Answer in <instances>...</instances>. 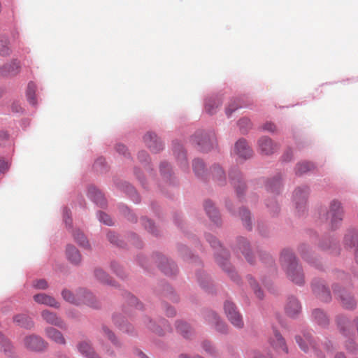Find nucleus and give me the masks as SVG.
Wrapping results in <instances>:
<instances>
[{"mask_svg": "<svg viewBox=\"0 0 358 358\" xmlns=\"http://www.w3.org/2000/svg\"><path fill=\"white\" fill-rule=\"evenodd\" d=\"M280 262L283 269L290 280L296 285L304 282V275L301 267L298 264L294 255L290 250L285 249L280 255Z\"/></svg>", "mask_w": 358, "mask_h": 358, "instance_id": "f257e3e1", "label": "nucleus"}, {"mask_svg": "<svg viewBox=\"0 0 358 358\" xmlns=\"http://www.w3.org/2000/svg\"><path fill=\"white\" fill-rule=\"evenodd\" d=\"M62 295L65 301L71 303L76 305L85 303L91 307L97 308L94 296L90 292L80 290L75 296L71 291L64 289Z\"/></svg>", "mask_w": 358, "mask_h": 358, "instance_id": "f03ea898", "label": "nucleus"}, {"mask_svg": "<svg viewBox=\"0 0 358 358\" xmlns=\"http://www.w3.org/2000/svg\"><path fill=\"white\" fill-rule=\"evenodd\" d=\"M343 216L344 211L341 203L337 200H333L327 213V219L332 229H336L341 225Z\"/></svg>", "mask_w": 358, "mask_h": 358, "instance_id": "7ed1b4c3", "label": "nucleus"}, {"mask_svg": "<svg viewBox=\"0 0 358 358\" xmlns=\"http://www.w3.org/2000/svg\"><path fill=\"white\" fill-rule=\"evenodd\" d=\"M193 141L199 146L201 151L208 152L213 147L215 138L213 135L199 131L194 136Z\"/></svg>", "mask_w": 358, "mask_h": 358, "instance_id": "20e7f679", "label": "nucleus"}, {"mask_svg": "<svg viewBox=\"0 0 358 358\" xmlns=\"http://www.w3.org/2000/svg\"><path fill=\"white\" fill-rule=\"evenodd\" d=\"M224 309L227 317L234 327L238 328H242L243 327L242 317L236 310V307L232 302L227 301L224 303Z\"/></svg>", "mask_w": 358, "mask_h": 358, "instance_id": "39448f33", "label": "nucleus"}, {"mask_svg": "<svg viewBox=\"0 0 358 358\" xmlns=\"http://www.w3.org/2000/svg\"><path fill=\"white\" fill-rule=\"evenodd\" d=\"M24 346L31 351H41L45 348L46 343L36 335L27 336L23 338Z\"/></svg>", "mask_w": 358, "mask_h": 358, "instance_id": "423d86ee", "label": "nucleus"}, {"mask_svg": "<svg viewBox=\"0 0 358 358\" xmlns=\"http://www.w3.org/2000/svg\"><path fill=\"white\" fill-rule=\"evenodd\" d=\"M41 317L47 323L57 326L62 329H66V324L59 317L56 313L48 310H44L41 312Z\"/></svg>", "mask_w": 358, "mask_h": 358, "instance_id": "0eeeda50", "label": "nucleus"}, {"mask_svg": "<svg viewBox=\"0 0 358 358\" xmlns=\"http://www.w3.org/2000/svg\"><path fill=\"white\" fill-rule=\"evenodd\" d=\"M334 293L335 294H338L344 308L350 309L355 306V300L345 290H343L341 287H338V286L336 285L334 287Z\"/></svg>", "mask_w": 358, "mask_h": 358, "instance_id": "6e6552de", "label": "nucleus"}, {"mask_svg": "<svg viewBox=\"0 0 358 358\" xmlns=\"http://www.w3.org/2000/svg\"><path fill=\"white\" fill-rule=\"evenodd\" d=\"M258 145L260 152L266 155L274 153L278 149V145L266 136H263L259 139Z\"/></svg>", "mask_w": 358, "mask_h": 358, "instance_id": "1a4fd4ad", "label": "nucleus"}, {"mask_svg": "<svg viewBox=\"0 0 358 358\" xmlns=\"http://www.w3.org/2000/svg\"><path fill=\"white\" fill-rule=\"evenodd\" d=\"M271 346L278 352L287 353L288 349L285 339L277 330H273V336L269 338Z\"/></svg>", "mask_w": 358, "mask_h": 358, "instance_id": "9d476101", "label": "nucleus"}, {"mask_svg": "<svg viewBox=\"0 0 358 358\" xmlns=\"http://www.w3.org/2000/svg\"><path fill=\"white\" fill-rule=\"evenodd\" d=\"M144 142L152 152H157L163 149L162 142L158 139L156 134L152 132H148L144 136Z\"/></svg>", "mask_w": 358, "mask_h": 358, "instance_id": "9b49d317", "label": "nucleus"}, {"mask_svg": "<svg viewBox=\"0 0 358 358\" xmlns=\"http://www.w3.org/2000/svg\"><path fill=\"white\" fill-rule=\"evenodd\" d=\"M313 290L314 293L323 301L327 302L330 300L331 296L329 291L326 288L324 283L317 281L313 283Z\"/></svg>", "mask_w": 358, "mask_h": 358, "instance_id": "f8f14e48", "label": "nucleus"}, {"mask_svg": "<svg viewBox=\"0 0 358 358\" xmlns=\"http://www.w3.org/2000/svg\"><path fill=\"white\" fill-rule=\"evenodd\" d=\"M235 151L240 157L243 159L250 158L252 155V150L244 139H240L236 142Z\"/></svg>", "mask_w": 358, "mask_h": 358, "instance_id": "ddd939ff", "label": "nucleus"}, {"mask_svg": "<svg viewBox=\"0 0 358 358\" xmlns=\"http://www.w3.org/2000/svg\"><path fill=\"white\" fill-rule=\"evenodd\" d=\"M34 300L39 304H44L50 307L58 308L59 307V303L51 296L44 293L35 294Z\"/></svg>", "mask_w": 358, "mask_h": 358, "instance_id": "4468645a", "label": "nucleus"}, {"mask_svg": "<svg viewBox=\"0 0 358 358\" xmlns=\"http://www.w3.org/2000/svg\"><path fill=\"white\" fill-rule=\"evenodd\" d=\"M45 336L48 338L55 342L56 343L60 345H64L66 343V341L63 334L59 330L53 327H49L45 328Z\"/></svg>", "mask_w": 358, "mask_h": 358, "instance_id": "2eb2a0df", "label": "nucleus"}, {"mask_svg": "<svg viewBox=\"0 0 358 358\" xmlns=\"http://www.w3.org/2000/svg\"><path fill=\"white\" fill-rule=\"evenodd\" d=\"M19 62L16 61L6 64L0 69V74L3 76H15L20 71Z\"/></svg>", "mask_w": 358, "mask_h": 358, "instance_id": "dca6fc26", "label": "nucleus"}, {"mask_svg": "<svg viewBox=\"0 0 358 358\" xmlns=\"http://www.w3.org/2000/svg\"><path fill=\"white\" fill-rule=\"evenodd\" d=\"M301 310V305L294 297H290L285 306L286 313L290 317H294Z\"/></svg>", "mask_w": 358, "mask_h": 358, "instance_id": "f3484780", "label": "nucleus"}, {"mask_svg": "<svg viewBox=\"0 0 358 358\" xmlns=\"http://www.w3.org/2000/svg\"><path fill=\"white\" fill-rule=\"evenodd\" d=\"M296 341L300 348L304 352L308 351L309 347L308 345H309L311 348L315 349V346L313 343L312 336L310 333L304 334L303 337L301 336H296Z\"/></svg>", "mask_w": 358, "mask_h": 358, "instance_id": "a211bd4d", "label": "nucleus"}, {"mask_svg": "<svg viewBox=\"0 0 358 358\" xmlns=\"http://www.w3.org/2000/svg\"><path fill=\"white\" fill-rule=\"evenodd\" d=\"M66 255L68 260L73 264L78 265L81 262V255L73 245H68Z\"/></svg>", "mask_w": 358, "mask_h": 358, "instance_id": "6ab92c4d", "label": "nucleus"}, {"mask_svg": "<svg viewBox=\"0 0 358 358\" xmlns=\"http://www.w3.org/2000/svg\"><path fill=\"white\" fill-rule=\"evenodd\" d=\"M308 189L305 188H297L294 193V199L296 202V208H302L306 201Z\"/></svg>", "mask_w": 358, "mask_h": 358, "instance_id": "aec40b11", "label": "nucleus"}, {"mask_svg": "<svg viewBox=\"0 0 358 358\" xmlns=\"http://www.w3.org/2000/svg\"><path fill=\"white\" fill-rule=\"evenodd\" d=\"M13 322L18 326L30 329L34 327V322L27 315L24 314H19L13 317Z\"/></svg>", "mask_w": 358, "mask_h": 358, "instance_id": "412c9836", "label": "nucleus"}, {"mask_svg": "<svg viewBox=\"0 0 358 358\" xmlns=\"http://www.w3.org/2000/svg\"><path fill=\"white\" fill-rule=\"evenodd\" d=\"M88 196L96 204L100 206H103L106 204V201L102 193L97 189L95 187H90L88 189Z\"/></svg>", "mask_w": 358, "mask_h": 358, "instance_id": "4be33fe9", "label": "nucleus"}, {"mask_svg": "<svg viewBox=\"0 0 358 358\" xmlns=\"http://www.w3.org/2000/svg\"><path fill=\"white\" fill-rule=\"evenodd\" d=\"M208 320L210 322L215 324L216 329L221 333H226L227 326L221 320L216 313L213 312L209 313Z\"/></svg>", "mask_w": 358, "mask_h": 358, "instance_id": "5701e85b", "label": "nucleus"}, {"mask_svg": "<svg viewBox=\"0 0 358 358\" xmlns=\"http://www.w3.org/2000/svg\"><path fill=\"white\" fill-rule=\"evenodd\" d=\"M78 348L79 352L85 357L88 358H97V355L88 341H83L79 343Z\"/></svg>", "mask_w": 358, "mask_h": 358, "instance_id": "b1692460", "label": "nucleus"}, {"mask_svg": "<svg viewBox=\"0 0 358 358\" xmlns=\"http://www.w3.org/2000/svg\"><path fill=\"white\" fill-rule=\"evenodd\" d=\"M204 208L209 217L215 223H217L220 219L219 213L214 204L210 201H206L204 203Z\"/></svg>", "mask_w": 358, "mask_h": 358, "instance_id": "393cba45", "label": "nucleus"}, {"mask_svg": "<svg viewBox=\"0 0 358 358\" xmlns=\"http://www.w3.org/2000/svg\"><path fill=\"white\" fill-rule=\"evenodd\" d=\"M113 322L117 326L118 328L123 332L131 333L133 331V327L129 324L122 316H114Z\"/></svg>", "mask_w": 358, "mask_h": 358, "instance_id": "a878e982", "label": "nucleus"}, {"mask_svg": "<svg viewBox=\"0 0 358 358\" xmlns=\"http://www.w3.org/2000/svg\"><path fill=\"white\" fill-rule=\"evenodd\" d=\"M238 247L241 251L243 255L245 257L248 262L252 264L253 262L252 257L249 254V245L246 239L244 238H240L238 240Z\"/></svg>", "mask_w": 358, "mask_h": 358, "instance_id": "bb28decb", "label": "nucleus"}, {"mask_svg": "<svg viewBox=\"0 0 358 358\" xmlns=\"http://www.w3.org/2000/svg\"><path fill=\"white\" fill-rule=\"evenodd\" d=\"M95 278L101 283L112 285V280L108 275L101 268H96L94 271Z\"/></svg>", "mask_w": 358, "mask_h": 358, "instance_id": "cd10ccee", "label": "nucleus"}, {"mask_svg": "<svg viewBox=\"0 0 358 358\" xmlns=\"http://www.w3.org/2000/svg\"><path fill=\"white\" fill-rule=\"evenodd\" d=\"M315 169V165L309 162H304L299 163L295 169L297 175H302L308 171H313Z\"/></svg>", "mask_w": 358, "mask_h": 358, "instance_id": "c85d7f7f", "label": "nucleus"}, {"mask_svg": "<svg viewBox=\"0 0 358 358\" xmlns=\"http://www.w3.org/2000/svg\"><path fill=\"white\" fill-rule=\"evenodd\" d=\"M176 329L184 338H189L192 335V330L189 326L183 322H177Z\"/></svg>", "mask_w": 358, "mask_h": 358, "instance_id": "c756f323", "label": "nucleus"}, {"mask_svg": "<svg viewBox=\"0 0 358 358\" xmlns=\"http://www.w3.org/2000/svg\"><path fill=\"white\" fill-rule=\"evenodd\" d=\"M36 90V86L35 83H34L33 82H30L28 84L27 96V99H28L29 102L32 105H35L36 103V97H35Z\"/></svg>", "mask_w": 358, "mask_h": 358, "instance_id": "7c9ffc66", "label": "nucleus"}, {"mask_svg": "<svg viewBox=\"0 0 358 358\" xmlns=\"http://www.w3.org/2000/svg\"><path fill=\"white\" fill-rule=\"evenodd\" d=\"M217 263L223 267V269L229 273L230 277L231 278V279H233L234 280H236V277H237V274L234 271L232 266H231V264L225 259L223 262L221 261V259H220L218 257H217Z\"/></svg>", "mask_w": 358, "mask_h": 358, "instance_id": "2f4dec72", "label": "nucleus"}, {"mask_svg": "<svg viewBox=\"0 0 358 358\" xmlns=\"http://www.w3.org/2000/svg\"><path fill=\"white\" fill-rule=\"evenodd\" d=\"M313 314L315 320L320 325H325L327 324L328 318L322 310L316 309L313 311Z\"/></svg>", "mask_w": 358, "mask_h": 358, "instance_id": "473e14b6", "label": "nucleus"}, {"mask_svg": "<svg viewBox=\"0 0 358 358\" xmlns=\"http://www.w3.org/2000/svg\"><path fill=\"white\" fill-rule=\"evenodd\" d=\"M0 345L6 354L10 355L12 353L13 347L6 338L0 332Z\"/></svg>", "mask_w": 358, "mask_h": 358, "instance_id": "72a5a7b5", "label": "nucleus"}, {"mask_svg": "<svg viewBox=\"0 0 358 358\" xmlns=\"http://www.w3.org/2000/svg\"><path fill=\"white\" fill-rule=\"evenodd\" d=\"M0 345L6 354L10 355L12 353L13 347L6 338L0 332Z\"/></svg>", "mask_w": 358, "mask_h": 358, "instance_id": "f704fd0d", "label": "nucleus"}, {"mask_svg": "<svg viewBox=\"0 0 358 358\" xmlns=\"http://www.w3.org/2000/svg\"><path fill=\"white\" fill-rule=\"evenodd\" d=\"M192 166L196 176H201L205 172V165L202 160L199 159H194Z\"/></svg>", "mask_w": 358, "mask_h": 358, "instance_id": "c9c22d12", "label": "nucleus"}, {"mask_svg": "<svg viewBox=\"0 0 358 358\" xmlns=\"http://www.w3.org/2000/svg\"><path fill=\"white\" fill-rule=\"evenodd\" d=\"M338 325L340 328L341 331H342V333L344 335H345V336L350 335V329H349L350 322L346 318H345V317L338 318Z\"/></svg>", "mask_w": 358, "mask_h": 358, "instance_id": "e433bc0d", "label": "nucleus"}, {"mask_svg": "<svg viewBox=\"0 0 358 358\" xmlns=\"http://www.w3.org/2000/svg\"><path fill=\"white\" fill-rule=\"evenodd\" d=\"M230 178L231 179V182L234 185L235 188L236 189V192L238 194H242V192L245 189V184L241 182V177L239 176V173H238L237 178H235L231 174H230Z\"/></svg>", "mask_w": 358, "mask_h": 358, "instance_id": "4c0bfd02", "label": "nucleus"}, {"mask_svg": "<svg viewBox=\"0 0 358 358\" xmlns=\"http://www.w3.org/2000/svg\"><path fill=\"white\" fill-rule=\"evenodd\" d=\"M240 217L243 221V224L248 229H251V222H250V212L246 209H241L240 210Z\"/></svg>", "mask_w": 358, "mask_h": 358, "instance_id": "58836bf2", "label": "nucleus"}, {"mask_svg": "<svg viewBox=\"0 0 358 358\" xmlns=\"http://www.w3.org/2000/svg\"><path fill=\"white\" fill-rule=\"evenodd\" d=\"M73 235L74 239L78 242L79 245L84 248H87L88 246V241H87L85 235L81 231L76 230L73 232Z\"/></svg>", "mask_w": 358, "mask_h": 358, "instance_id": "ea45409f", "label": "nucleus"}, {"mask_svg": "<svg viewBox=\"0 0 358 358\" xmlns=\"http://www.w3.org/2000/svg\"><path fill=\"white\" fill-rule=\"evenodd\" d=\"M280 178H273L272 180L268 181L266 184V188L268 190L275 193L278 192L280 188Z\"/></svg>", "mask_w": 358, "mask_h": 358, "instance_id": "a19ab883", "label": "nucleus"}, {"mask_svg": "<svg viewBox=\"0 0 358 358\" xmlns=\"http://www.w3.org/2000/svg\"><path fill=\"white\" fill-rule=\"evenodd\" d=\"M248 280L250 286L252 287L257 297L262 299L263 298L264 294L262 291L258 288V285L257 284L255 280L253 279L252 277H248Z\"/></svg>", "mask_w": 358, "mask_h": 358, "instance_id": "79ce46f5", "label": "nucleus"}, {"mask_svg": "<svg viewBox=\"0 0 358 358\" xmlns=\"http://www.w3.org/2000/svg\"><path fill=\"white\" fill-rule=\"evenodd\" d=\"M203 350L210 355H215L217 350L209 341H204L202 343Z\"/></svg>", "mask_w": 358, "mask_h": 358, "instance_id": "37998d69", "label": "nucleus"}, {"mask_svg": "<svg viewBox=\"0 0 358 358\" xmlns=\"http://www.w3.org/2000/svg\"><path fill=\"white\" fill-rule=\"evenodd\" d=\"M8 42L7 39L0 40V55H8L9 54Z\"/></svg>", "mask_w": 358, "mask_h": 358, "instance_id": "c03bdc74", "label": "nucleus"}, {"mask_svg": "<svg viewBox=\"0 0 358 358\" xmlns=\"http://www.w3.org/2000/svg\"><path fill=\"white\" fill-rule=\"evenodd\" d=\"M99 219L100 222L107 225H111L113 224V222L110 216L103 212H100L99 213Z\"/></svg>", "mask_w": 358, "mask_h": 358, "instance_id": "a18cd8bd", "label": "nucleus"}, {"mask_svg": "<svg viewBox=\"0 0 358 358\" xmlns=\"http://www.w3.org/2000/svg\"><path fill=\"white\" fill-rule=\"evenodd\" d=\"M33 286L36 289H45L48 288V282L43 280H36L33 282Z\"/></svg>", "mask_w": 358, "mask_h": 358, "instance_id": "49530a36", "label": "nucleus"}, {"mask_svg": "<svg viewBox=\"0 0 358 358\" xmlns=\"http://www.w3.org/2000/svg\"><path fill=\"white\" fill-rule=\"evenodd\" d=\"M213 175L215 178H217L220 181L219 184L222 185V178L224 176V171L223 170L219 167L215 166L213 169Z\"/></svg>", "mask_w": 358, "mask_h": 358, "instance_id": "de8ad7c7", "label": "nucleus"}, {"mask_svg": "<svg viewBox=\"0 0 358 358\" xmlns=\"http://www.w3.org/2000/svg\"><path fill=\"white\" fill-rule=\"evenodd\" d=\"M103 334L111 341L114 345H117L116 339L113 334L106 327H103Z\"/></svg>", "mask_w": 358, "mask_h": 358, "instance_id": "09e8293b", "label": "nucleus"}, {"mask_svg": "<svg viewBox=\"0 0 358 358\" xmlns=\"http://www.w3.org/2000/svg\"><path fill=\"white\" fill-rule=\"evenodd\" d=\"M10 164L4 159H0V173H5L9 169Z\"/></svg>", "mask_w": 358, "mask_h": 358, "instance_id": "8fccbe9b", "label": "nucleus"}, {"mask_svg": "<svg viewBox=\"0 0 358 358\" xmlns=\"http://www.w3.org/2000/svg\"><path fill=\"white\" fill-rule=\"evenodd\" d=\"M238 124L240 126L241 129L242 130V132H245L247 131V129H243V126L250 127V121L248 118H243L239 120Z\"/></svg>", "mask_w": 358, "mask_h": 358, "instance_id": "3c124183", "label": "nucleus"}, {"mask_svg": "<svg viewBox=\"0 0 358 358\" xmlns=\"http://www.w3.org/2000/svg\"><path fill=\"white\" fill-rule=\"evenodd\" d=\"M145 227L148 229L152 234H155V225L150 220H147L144 222Z\"/></svg>", "mask_w": 358, "mask_h": 358, "instance_id": "603ef678", "label": "nucleus"}, {"mask_svg": "<svg viewBox=\"0 0 358 358\" xmlns=\"http://www.w3.org/2000/svg\"><path fill=\"white\" fill-rule=\"evenodd\" d=\"M350 241L352 242V245L355 246L358 243V236L355 235H348L345 238V241L348 244V241Z\"/></svg>", "mask_w": 358, "mask_h": 358, "instance_id": "864d4df0", "label": "nucleus"}, {"mask_svg": "<svg viewBox=\"0 0 358 358\" xmlns=\"http://www.w3.org/2000/svg\"><path fill=\"white\" fill-rule=\"evenodd\" d=\"M147 320L149 322L148 324V327L152 330L153 331L156 332L157 334L161 335L163 333L162 332V330L159 329L158 327H155L154 324H152V321L150 319H147Z\"/></svg>", "mask_w": 358, "mask_h": 358, "instance_id": "5fc2aeb1", "label": "nucleus"}, {"mask_svg": "<svg viewBox=\"0 0 358 358\" xmlns=\"http://www.w3.org/2000/svg\"><path fill=\"white\" fill-rule=\"evenodd\" d=\"M64 220L66 225L71 224V219L70 217V210L67 208L64 210Z\"/></svg>", "mask_w": 358, "mask_h": 358, "instance_id": "6e6d98bb", "label": "nucleus"}, {"mask_svg": "<svg viewBox=\"0 0 358 358\" xmlns=\"http://www.w3.org/2000/svg\"><path fill=\"white\" fill-rule=\"evenodd\" d=\"M237 108L238 105L236 103H231L226 109L227 115L229 116Z\"/></svg>", "mask_w": 358, "mask_h": 358, "instance_id": "4d7b16f0", "label": "nucleus"}, {"mask_svg": "<svg viewBox=\"0 0 358 358\" xmlns=\"http://www.w3.org/2000/svg\"><path fill=\"white\" fill-rule=\"evenodd\" d=\"M207 240L210 242L211 245L214 248H216L217 246L220 245L219 241L213 236H208Z\"/></svg>", "mask_w": 358, "mask_h": 358, "instance_id": "13d9d810", "label": "nucleus"}, {"mask_svg": "<svg viewBox=\"0 0 358 358\" xmlns=\"http://www.w3.org/2000/svg\"><path fill=\"white\" fill-rule=\"evenodd\" d=\"M130 303L131 305H134L136 307V308L138 309H141L142 308V304L140 303L138 301V299L134 297V296H131V298H130Z\"/></svg>", "mask_w": 358, "mask_h": 358, "instance_id": "bf43d9fd", "label": "nucleus"}, {"mask_svg": "<svg viewBox=\"0 0 358 358\" xmlns=\"http://www.w3.org/2000/svg\"><path fill=\"white\" fill-rule=\"evenodd\" d=\"M263 129L269 131H274L275 129V126L271 122H266L264 124Z\"/></svg>", "mask_w": 358, "mask_h": 358, "instance_id": "052dcab7", "label": "nucleus"}, {"mask_svg": "<svg viewBox=\"0 0 358 358\" xmlns=\"http://www.w3.org/2000/svg\"><path fill=\"white\" fill-rule=\"evenodd\" d=\"M107 238L113 243H115L117 239L115 234L110 231L107 234Z\"/></svg>", "mask_w": 358, "mask_h": 358, "instance_id": "680f3d73", "label": "nucleus"}, {"mask_svg": "<svg viewBox=\"0 0 358 358\" xmlns=\"http://www.w3.org/2000/svg\"><path fill=\"white\" fill-rule=\"evenodd\" d=\"M138 157L140 161L146 162L148 159V155L145 152L141 151L138 153Z\"/></svg>", "mask_w": 358, "mask_h": 358, "instance_id": "e2e57ef3", "label": "nucleus"}, {"mask_svg": "<svg viewBox=\"0 0 358 358\" xmlns=\"http://www.w3.org/2000/svg\"><path fill=\"white\" fill-rule=\"evenodd\" d=\"M116 150L119 153H121L122 155H125L126 154V151H127V148L124 145H122V144H118L116 146Z\"/></svg>", "mask_w": 358, "mask_h": 358, "instance_id": "0e129e2a", "label": "nucleus"}, {"mask_svg": "<svg viewBox=\"0 0 358 358\" xmlns=\"http://www.w3.org/2000/svg\"><path fill=\"white\" fill-rule=\"evenodd\" d=\"M169 170V164L166 162H162L160 165V171L162 173L165 174L166 171Z\"/></svg>", "mask_w": 358, "mask_h": 358, "instance_id": "69168bd1", "label": "nucleus"}, {"mask_svg": "<svg viewBox=\"0 0 358 358\" xmlns=\"http://www.w3.org/2000/svg\"><path fill=\"white\" fill-rule=\"evenodd\" d=\"M178 158H180L182 162L181 164L183 165L184 167L187 166V162H186V155L183 152H181L178 154Z\"/></svg>", "mask_w": 358, "mask_h": 358, "instance_id": "338daca9", "label": "nucleus"}, {"mask_svg": "<svg viewBox=\"0 0 358 358\" xmlns=\"http://www.w3.org/2000/svg\"><path fill=\"white\" fill-rule=\"evenodd\" d=\"M166 313L169 317H172L176 314V311L172 307H168Z\"/></svg>", "mask_w": 358, "mask_h": 358, "instance_id": "774afa93", "label": "nucleus"}]
</instances>
